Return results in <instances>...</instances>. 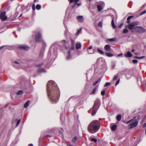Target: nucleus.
<instances>
[{"label":"nucleus","instance_id":"f257e3e1","mask_svg":"<svg viewBox=\"0 0 146 146\" xmlns=\"http://www.w3.org/2000/svg\"><path fill=\"white\" fill-rule=\"evenodd\" d=\"M48 95L52 103H57L58 101L60 92L55 83L52 81L48 82L47 84Z\"/></svg>","mask_w":146,"mask_h":146},{"label":"nucleus","instance_id":"f03ea898","mask_svg":"<svg viewBox=\"0 0 146 146\" xmlns=\"http://www.w3.org/2000/svg\"><path fill=\"white\" fill-rule=\"evenodd\" d=\"M100 127V123L98 120H93L89 124L87 127L88 131L93 133L98 131Z\"/></svg>","mask_w":146,"mask_h":146},{"label":"nucleus","instance_id":"7ed1b4c3","mask_svg":"<svg viewBox=\"0 0 146 146\" xmlns=\"http://www.w3.org/2000/svg\"><path fill=\"white\" fill-rule=\"evenodd\" d=\"M71 40V45L70 46H68L67 47L66 46V44L68 43L67 41H66L64 40H62L61 43L63 44L64 46H65V48L66 49H69L68 51V56L66 58V60H69L71 58V51L70 50H73L74 49V44H75V40L74 39H72L70 38Z\"/></svg>","mask_w":146,"mask_h":146},{"label":"nucleus","instance_id":"20e7f679","mask_svg":"<svg viewBox=\"0 0 146 146\" xmlns=\"http://www.w3.org/2000/svg\"><path fill=\"white\" fill-rule=\"evenodd\" d=\"M100 102L99 99H97L96 100L94 103L92 108V112L91 113L92 115H95L97 111L99 108Z\"/></svg>","mask_w":146,"mask_h":146},{"label":"nucleus","instance_id":"39448f33","mask_svg":"<svg viewBox=\"0 0 146 146\" xmlns=\"http://www.w3.org/2000/svg\"><path fill=\"white\" fill-rule=\"evenodd\" d=\"M42 48L41 51H40V52L39 55L40 60H42L43 54L44 53V52L45 51V47L46 46V44L45 42L43 40H42Z\"/></svg>","mask_w":146,"mask_h":146},{"label":"nucleus","instance_id":"423d86ee","mask_svg":"<svg viewBox=\"0 0 146 146\" xmlns=\"http://www.w3.org/2000/svg\"><path fill=\"white\" fill-rule=\"evenodd\" d=\"M35 39L37 42L40 43L42 40V35L39 32H38L35 35Z\"/></svg>","mask_w":146,"mask_h":146},{"label":"nucleus","instance_id":"0eeeda50","mask_svg":"<svg viewBox=\"0 0 146 146\" xmlns=\"http://www.w3.org/2000/svg\"><path fill=\"white\" fill-rule=\"evenodd\" d=\"M134 29L137 30V31L139 33H142L146 32V30L142 27L137 26L134 28Z\"/></svg>","mask_w":146,"mask_h":146},{"label":"nucleus","instance_id":"6e6552de","mask_svg":"<svg viewBox=\"0 0 146 146\" xmlns=\"http://www.w3.org/2000/svg\"><path fill=\"white\" fill-rule=\"evenodd\" d=\"M13 66L14 67L19 69L22 66L20 61H15L13 63Z\"/></svg>","mask_w":146,"mask_h":146},{"label":"nucleus","instance_id":"1a4fd4ad","mask_svg":"<svg viewBox=\"0 0 146 146\" xmlns=\"http://www.w3.org/2000/svg\"><path fill=\"white\" fill-rule=\"evenodd\" d=\"M132 121V123L130 124L129 125H128L130 129L135 127L138 125V122L137 120H135L133 121Z\"/></svg>","mask_w":146,"mask_h":146},{"label":"nucleus","instance_id":"9d476101","mask_svg":"<svg viewBox=\"0 0 146 146\" xmlns=\"http://www.w3.org/2000/svg\"><path fill=\"white\" fill-rule=\"evenodd\" d=\"M6 14V12L4 11L1 13L0 15V18L3 21H4L7 18V17H5Z\"/></svg>","mask_w":146,"mask_h":146},{"label":"nucleus","instance_id":"9b49d317","mask_svg":"<svg viewBox=\"0 0 146 146\" xmlns=\"http://www.w3.org/2000/svg\"><path fill=\"white\" fill-rule=\"evenodd\" d=\"M18 48L22 50H28L29 49V46H25L22 45H20L19 46Z\"/></svg>","mask_w":146,"mask_h":146},{"label":"nucleus","instance_id":"f8f14e48","mask_svg":"<svg viewBox=\"0 0 146 146\" xmlns=\"http://www.w3.org/2000/svg\"><path fill=\"white\" fill-rule=\"evenodd\" d=\"M77 19L79 23H82L84 21L83 17L82 16H78L77 17Z\"/></svg>","mask_w":146,"mask_h":146},{"label":"nucleus","instance_id":"ddd939ff","mask_svg":"<svg viewBox=\"0 0 146 146\" xmlns=\"http://www.w3.org/2000/svg\"><path fill=\"white\" fill-rule=\"evenodd\" d=\"M134 26L133 24L131 23H130V24L126 25L125 26V28H128V29L131 30L133 28L134 29Z\"/></svg>","mask_w":146,"mask_h":146},{"label":"nucleus","instance_id":"4468645a","mask_svg":"<svg viewBox=\"0 0 146 146\" xmlns=\"http://www.w3.org/2000/svg\"><path fill=\"white\" fill-rule=\"evenodd\" d=\"M125 56L126 58L131 57L132 56V54L130 51H128L127 54H125Z\"/></svg>","mask_w":146,"mask_h":146},{"label":"nucleus","instance_id":"2eb2a0df","mask_svg":"<svg viewBox=\"0 0 146 146\" xmlns=\"http://www.w3.org/2000/svg\"><path fill=\"white\" fill-rule=\"evenodd\" d=\"M104 49L106 51H110L111 50L110 48V46L109 44H107L105 45L104 47Z\"/></svg>","mask_w":146,"mask_h":146},{"label":"nucleus","instance_id":"dca6fc26","mask_svg":"<svg viewBox=\"0 0 146 146\" xmlns=\"http://www.w3.org/2000/svg\"><path fill=\"white\" fill-rule=\"evenodd\" d=\"M46 72V70L43 68H39L37 70V72L39 73H45Z\"/></svg>","mask_w":146,"mask_h":146},{"label":"nucleus","instance_id":"f3484780","mask_svg":"<svg viewBox=\"0 0 146 146\" xmlns=\"http://www.w3.org/2000/svg\"><path fill=\"white\" fill-rule=\"evenodd\" d=\"M133 17V16H130L128 17L127 19V23L128 24H129L131 22V19Z\"/></svg>","mask_w":146,"mask_h":146},{"label":"nucleus","instance_id":"a211bd4d","mask_svg":"<svg viewBox=\"0 0 146 146\" xmlns=\"http://www.w3.org/2000/svg\"><path fill=\"white\" fill-rule=\"evenodd\" d=\"M114 17H112L111 20V25L112 28H113V29H115L116 27L115 26V25L114 24Z\"/></svg>","mask_w":146,"mask_h":146},{"label":"nucleus","instance_id":"6ab92c4d","mask_svg":"<svg viewBox=\"0 0 146 146\" xmlns=\"http://www.w3.org/2000/svg\"><path fill=\"white\" fill-rule=\"evenodd\" d=\"M101 80V78H99L96 82H93L92 84L93 86H95L99 82H100Z\"/></svg>","mask_w":146,"mask_h":146},{"label":"nucleus","instance_id":"aec40b11","mask_svg":"<svg viewBox=\"0 0 146 146\" xmlns=\"http://www.w3.org/2000/svg\"><path fill=\"white\" fill-rule=\"evenodd\" d=\"M30 103V101L29 100H28L27 101L26 103L24 105V108H26L28 107L29 106Z\"/></svg>","mask_w":146,"mask_h":146},{"label":"nucleus","instance_id":"412c9836","mask_svg":"<svg viewBox=\"0 0 146 146\" xmlns=\"http://www.w3.org/2000/svg\"><path fill=\"white\" fill-rule=\"evenodd\" d=\"M96 6H97L98 10L99 12H100L103 9L102 6L100 5H97Z\"/></svg>","mask_w":146,"mask_h":146},{"label":"nucleus","instance_id":"4be33fe9","mask_svg":"<svg viewBox=\"0 0 146 146\" xmlns=\"http://www.w3.org/2000/svg\"><path fill=\"white\" fill-rule=\"evenodd\" d=\"M82 45L81 43H77L76 45V48L77 50L79 49L81 47Z\"/></svg>","mask_w":146,"mask_h":146},{"label":"nucleus","instance_id":"5701e85b","mask_svg":"<svg viewBox=\"0 0 146 146\" xmlns=\"http://www.w3.org/2000/svg\"><path fill=\"white\" fill-rule=\"evenodd\" d=\"M116 118L117 120L119 121L121 120V115L120 114L118 115H117Z\"/></svg>","mask_w":146,"mask_h":146},{"label":"nucleus","instance_id":"b1692460","mask_svg":"<svg viewBox=\"0 0 146 146\" xmlns=\"http://www.w3.org/2000/svg\"><path fill=\"white\" fill-rule=\"evenodd\" d=\"M132 23L133 25L134 26H136L139 25V22L138 21H135Z\"/></svg>","mask_w":146,"mask_h":146},{"label":"nucleus","instance_id":"393cba45","mask_svg":"<svg viewBox=\"0 0 146 146\" xmlns=\"http://www.w3.org/2000/svg\"><path fill=\"white\" fill-rule=\"evenodd\" d=\"M105 54L106 56L109 57H111L113 56V54L111 53L106 52Z\"/></svg>","mask_w":146,"mask_h":146},{"label":"nucleus","instance_id":"a878e982","mask_svg":"<svg viewBox=\"0 0 146 146\" xmlns=\"http://www.w3.org/2000/svg\"><path fill=\"white\" fill-rule=\"evenodd\" d=\"M107 40L110 42H112L113 41H115V40H116V38H114L110 39H107Z\"/></svg>","mask_w":146,"mask_h":146},{"label":"nucleus","instance_id":"bb28decb","mask_svg":"<svg viewBox=\"0 0 146 146\" xmlns=\"http://www.w3.org/2000/svg\"><path fill=\"white\" fill-rule=\"evenodd\" d=\"M23 90H20L16 94L17 95H19L21 94H23Z\"/></svg>","mask_w":146,"mask_h":146},{"label":"nucleus","instance_id":"cd10ccee","mask_svg":"<svg viewBox=\"0 0 146 146\" xmlns=\"http://www.w3.org/2000/svg\"><path fill=\"white\" fill-rule=\"evenodd\" d=\"M98 88V87L96 86L95 88H94V89H93V91L92 92V93L91 94H94L95 93L96 90H97Z\"/></svg>","mask_w":146,"mask_h":146},{"label":"nucleus","instance_id":"c85d7f7f","mask_svg":"<svg viewBox=\"0 0 146 146\" xmlns=\"http://www.w3.org/2000/svg\"><path fill=\"white\" fill-rule=\"evenodd\" d=\"M117 125H113L111 127V130L112 131H114L117 128Z\"/></svg>","mask_w":146,"mask_h":146},{"label":"nucleus","instance_id":"c756f323","mask_svg":"<svg viewBox=\"0 0 146 146\" xmlns=\"http://www.w3.org/2000/svg\"><path fill=\"white\" fill-rule=\"evenodd\" d=\"M41 8V6L39 4H38L36 5V8L37 10H39Z\"/></svg>","mask_w":146,"mask_h":146},{"label":"nucleus","instance_id":"7c9ffc66","mask_svg":"<svg viewBox=\"0 0 146 146\" xmlns=\"http://www.w3.org/2000/svg\"><path fill=\"white\" fill-rule=\"evenodd\" d=\"M60 119L61 120H64V113L60 115Z\"/></svg>","mask_w":146,"mask_h":146},{"label":"nucleus","instance_id":"2f4dec72","mask_svg":"<svg viewBox=\"0 0 146 146\" xmlns=\"http://www.w3.org/2000/svg\"><path fill=\"white\" fill-rule=\"evenodd\" d=\"M97 50L98 51L100 54H104V52L99 48H98Z\"/></svg>","mask_w":146,"mask_h":146},{"label":"nucleus","instance_id":"473e14b6","mask_svg":"<svg viewBox=\"0 0 146 146\" xmlns=\"http://www.w3.org/2000/svg\"><path fill=\"white\" fill-rule=\"evenodd\" d=\"M99 5L101 6H102L104 5V3L103 1H100L98 3Z\"/></svg>","mask_w":146,"mask_h":146},{"label":"nucleus","instance_id":"72a5a7b5","mask_svg":"<svg viewBox=\"0 0 146 146\" xmlns=\"http://www.w3.org/2000/svg\"><path fill=\"white\" fill-rule=\"evenodd\" d=\"M91 141H93L95 142H96L97 141V139L95 138H93L91 140Z\"/></svg>","mask_w":146,"mask_h":146},{"label":"nucleus","instance_id":"f704fd0d","mask_svg":"<svg viewBox=\"0 0 146 146\" xmlns=\"http://www.w3.org/2000/svg\"><path fill=\"white\" fill-rule=\"evenodd\" d=\"M145 57L144 56H141V57H138L137 56H135L134 57V58H137V59H142Z\"/></svg>","mask_w":146,"mask_h":146},{"label":"nucleus","instance_id":"c9c22d12","mask_svg":"<svg viewBox=\"0 0 146 146\" xmlns=\"http://www.w3.org/2000/svg\"><path fill=\"white\" fill-rule=\"evenodd\" d=\"M128 31L127 30V29H125L123 30V32L124 33H127L128 32Z\"/></svg>","mask_w":146,"mask_h":146},{"label":"nucleus","instance_id":"e433bc0d","mask_svg":"<svg viewBox=\"0 0 146 146\" xmlns=\"http://www.w3.org/2000/svg\"><path fill=\"white\" fill-rule=\"evenodd\" d=\"M98 26L99 27H102V22H100L98 23Z\"/></svg>","mask_w":146,"mask_h":146},{"label":"nucleus","instance_id":"4c0bfd02","mask_svg":"<svg viewBox=\"0 0 146 146\" xmlns=\"http://www.w3.org/2000/svg\"><path fill=\"white\" fill-rule=\"evenodd\" d=\"M77 137H74L72 138V142H75V141H76V140L77 139Z\"/></svg>","mask_w":146,"mask_h":146},{"label":"nucleus","instance_id":"58836bf2","mask_svg":"<svg viewBox=\"0 0 146 146\" xmlns=\"http://www.w3.org/2000/svg\"><path fill=\"white\" fill-rule=\"evenodd\" d=\"M20 121H21L20 119H19L18 120L17 122V123H16V127H17L19 125V124H20Z\"/></svg>","mask_w":146,"mask_h":146},{"label":"nucleus","instance_id":"ea45409f","mask_svg":"<svg viewBox=\"0 0 146 146\" xmlns=\"http://www.w3.org/2000/svg\"><path fill=\"white\" fill-rule=\"evenodd\" d=\"M117 77H118V76H117V74L115 75L113 79V80H117Z\"/></svg>","mask_w":146,"mask_h":146},{"label":"nucleus","instance_id":"a19ab883","mask_svg":"<svg viewBox=\"0 0 146 146\" xmlns=\"http://www.w3.org/2000/svg\"><path fill=\"white\" fill-rule=\"evenodd\" d=\"M135 117H134V118L133 119H132V120H130L129 121H127V124H128V123H130V122H131V121H134L135 120Z\"/></svg>","mask_w":146,"mask_h":146},{"label":"nucleus","instance_id":"79ce46f5","mask_svg":"<svg viewBox=\"0 0 146 146\" xmlns=\"http://www.w3.org/2000/svg\"><path fill=\"white\" fill-rule=\"evenodd\" d=\"M110 84V83L106 82L105 84L104 85V86L106 87L109 86Z\"/></svg>","mask_w":146,"mask_h":146},{"label":"nucleus","instance_id":"37998d69","mask_svg":"<svg viewBox=\"0 0 146 146\" xmlns=\"http://www.w3.org/2000/svg\"><path fill=\"white\" fill-rule=\"evenodd\" d=\"M146 13V11L144 10L140 14V15H143L145 13Z\"/></svg>","mask_w":146,"mask_h":146},{"label":"nucleus","instance_id":"c03bdc74","mask_svg":"<svg viewBox=\"0 0 146 146\" xmlns=\"http://www.w3.org/2000/svg\"><path fill=\"white\" fill-rule=\"evenodd\" d=\"M105 94V91L104 90L101 92V94L102 96H104Z\"/></svg>","mask_w":146,"mask_h":146},{"label":"nucleus","instance_id":"a18cd8bd","mask_svg":"<svg viewBox=\"0 0 146 146\" xmlns=\"http://www.w3.org/2000/svg\"><path fill=\"white\" fill-rule=\"evenodd\" d=\"M81 30L82 29H80L78 30L76 33V35H78V34H79L80 32L81 31Z\"/></svg>","mask_w":146,"mask_h":146},{"label":"nucleus","instance_id":"49530a36","mask_svg":"<svg viewBox=\"0 0 146 146\" xmlns=\"http://www.w3.org/2000/svg\"><path fill=\"white\" fill-rule=\"evenodd\" d=\"M132 62L133 63H137L138 62V60H132Z\"/></svg>","mask_w":146,"mask_h":146},{"label":"nucleus","instance_id":"de8ad7c7","mask_svg":"<svg viewBox=\"0 0 146 146\" xmlns=\"http://www.w3.org/2000/svg\"><path fill=\"white\" fill-rule=\"evenodd\" d=\"M123 23H121V24H120V25H119V27H118V28L119 29L121 28V27H122V26H123Z\"/></svg>","mask_w":146,"mask_h":146},{"label":"nucleus","instance_id":"09e8293b","mask_svg":"<svg viewBox=\"0 0 146 146\" xmlns=\"http://www.w3.org/2000/svg\"><path fill=\"white\" fill-rule=\"evenodd\" d=\"M35 4H33L32 5V9L34 11L35 10Z\"/></svg>","mask_w":146,"mask_h":146},{"label":"nucleus","instance_id":"8fccbe9b","mask_svg":"<svg viewBox=\"0 0 146 146\" xmlns=\"http://www.w3.org/2000/svg\"><path fill=\"white\" fill-rule=\"evenodd\" d=\"M79 0H74V5H75L77 4V2H78Z\"/></svg>","mask_w":146,"mask_h":146},{"label":"nucleus","instance_id":"3c124183","mask_svg":"<svg viewBox=\"0 0 146 146\" xmlns=\"http://www.w3.org/2000/svg\"><path fill=\"white\" fill-rule=\"evenodd\" d=\"M43 65V63H42L41 64H38V65H37L36 66V67H39V66H41L42 65Z\"/></svg>","mask_w":146,"mask_h":146},{"label":"nucleus","instance_id":"603ef678","mask_svg":"<svg viewBox=\"0 0 146 146\" xmlns=\"http://www.w3.org/2000/svg\"><path fill=\"white\" fill-rule=\"evenodd\" d=\"M120 80L118 79L117 81L116 82V86L118 84Z\"/></svg>","mask_w":146,"mask_h":146},{"label":"nucleus","instance_id":"864d4df0","mask_svg":"<svg viewBox=\"0 0 146 146\" xmlns=\"http://www.w3.org/2000/svg\"><path fill=\"white\" fill-rule=\"evenodd\" d=\"M7 46H3L0 47V50L2 49L3 48Z\"/></svg>","mask_w":146,"mask_h":146},{"label":"nucleus","instance_id":"5fc2aeb1","mask_svg":"<svg viewBox=\"0 0 146 146\" xmlns=\"http://www.w3.org/2000/svg\"><path fill=\"white\" fill-rule=\"evenodd\" d=\"M92 46H89L88 47V49L90 50L92 49Z\"/></svg>","mask_w":146,"mask_h":146},{"label":"nucleus","instance_id":"6e6d98bb","mask_svg":"<svg viewBox=\"0 0 146 146\" xmlns=\"http://www.w3.org/2000/svg\"><path fill=\"white\" fill-rule=\"evenodd\" d=\"M68 1H69L70 3H72L74 1V0H68Z\"/></svg>","mask_w":146,"mask_h":146},{"label":"nucleus","instance_id":"4d7b16f0","mask_svg":"<svg viewBox=\"0 0 146 146\" xmlns=\"http://www.w3.org/2000/svg\"><path fill=\"white\" fill-rule=\"evenodd\" d=\"M45 137H51L50 136V135H47L45 136Z\"/></svg>","mask_w":146,"mask_h":146},{"label":"nucleus","instance_id":"13d9d810","mask_svg":"<svg viewBox=\"0 0 146 146\" xmlns=\"http://www.w3.org/2000/svg\"><path fill=\"white\" fill-rule=\"evenodd\" d=\"M146 127V123H144L143 125V127Z\"/></svg>","mask_w":146,"mask_h":146},{"label":"nucleus","instance_id":"bf43d9fd","mask_svg":"<svg viewBox=\"0 0 146 146\" xmlns=\"http://www.w3.org/2000/svg\"><path fill=\"white\" fill-rule=\"evenodd\" d=\"M93 53V52H90L88 51V54H92Z\"/></svg>","mask_w":146,"mask_h":146},{"label":"nucleus","instance_id":"052dcab7","mask_svg":"<svg viewBox=\"0 0 146 146\" xmlns=\"http://www.w3.org/2000/svg\"><path fill=\"white\" fill-rule=\"evenodd\" d=\"M76 5H78V6H80V5H81V3H77V4H76Z\"/></svg>","mask_w":146,"mask_h":146},{"label":"nucleus","instance_id":"680f3d73","mask_svg":"<svg viewBox=\"0 0 146 146\" xmlns=\"http://www.w3.org/2000/svg\"><path fill=\"white\" fill-rule=\"evenodd\" d=\"M3 7V6H2V8H1V9L0 10V12H2V11Z\"/></svg>","mask_w":146,"mask_h":146},{"label":"nucleus","instance_id":"e2e57ef3","mask_svg":"<svg viewBox=\"0 0 146 146\" xmlns=\"http://www.w3.org/2000/svg\"><path fill=\"white\" fill-rule=\"evenodd\" d=\"M122 55V53H121L120 54H118L117 56H121Z\"/></svg>","mask_w":146,"mask_h":146},{"label":"nucleus","instance_id":"0e129e2a","mask_svg":"<svg viewBox=\"0 0 146 146\" xmlns=\"http://www.w3.org/2000/svg\"><path fill=\"white\" fill-rule=\"evenodd\" d=\"M29 146H33L32 144H29Z\"/></svg>","mask_w":146,"mask_h":146},{"label":"nucleus","instance_id":"69168bd1","mask_svg":"<svg viewBox=\"0 0 146 146\" xmlns=\"http://www.w3.org/2000/svg\"><path fill=\"white\" fill-rule=\"evenodd\" d=\"M21 31V29L20 28H18L17 29V31Z\"/></svg>","mask_w":146,"mask_h":146},{"label":"nucleus","instance_id":"338daca9","mask_svg":"<svg viewBox=\"0 0 146 146\" xmlns=\"http://www.w3.org/2000/svg\"><path fill=\"white\" fill-rule=\"evenodd\" d=\"M67 31L66 30V29L65 32H64V34H65V35H66V33Z\"/></svg>","mask_w":146,"mask_h":146},{"label":"nucleus","instance_id":"774afa93","mask_svg":"<svg viewBox=\"0 0 146 146\" xmlns=\"http://www.w3.org/2000/svg\"><path fill=\"white\" fill-rule=\"evenodd\" d=\"M134 51V49H133V50H132V51H131V52H133Z\"/></svg>","mask_w":146,"mask_h":146}]
</instances>
